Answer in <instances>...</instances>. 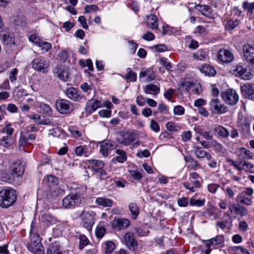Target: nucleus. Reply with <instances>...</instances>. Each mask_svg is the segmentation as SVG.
<instances>
[{"mask_svg":"<svg viewBox=\"0 0 254 254\" xmlns=\"http://www.w3.org/2000/svg\"><path fill=\"white\" fill-rule=\"evenodd\" d=\"M194 154L198 158H203L206 157L208 160L211 159V155L207 151L199 147H194Z\"/></svg>","mask_w":254,"mask_h":254,"instance_id":"b1692460","label":"nucleus"},{"mask_svg":"<svg viewBox=\"0 0 254 254\" xmlns=\"http://www.w3.org/2000/svg\"><path fill=\"white\" fill-rule=\"evenodd\" d=\"M134 231L139 237L146 236L149 233V231H145L139 228H135Z\"/></svg>","mask_w":254,"mask_h":254,"instance_id":"69168bd1","label":"nucleus"},{"mask_svg":"<svg viewBox=\"0 0 254 254\" xmlns=\"http://www.w3.org/2000/svg\"><path fill=\"white\" fill-rule=\"evenodd\" d=\"M31 65L32 68L36 70L44 73L47 71V68L49 66V64L44 57L39 56L35 58L33 60Z\"/></svg>","mask_w":254,"mask_h":254,"instance_id":"39448f33","label":"nucleus"},{"mask_svg":"<svg viewBox=\"0 0 254 254\" xmlns=\"http://www.w3.org/2000/svg\"><path fill=\"white\" fill-rule=\"evenodd\" d=\"M243 169H244V170L246 172L254 173V165L247 161H244L243 164Z\"/></svg>","mask_w":254,"mask_h":254,"instance_id":"49530a36","label":"nucleus"},{"mask_svg":"<svg viewBox=\"0 0 254 254\" xmlns=\"http://www.w3.org/2000/svg\"><path fill=\"white\" fill-rule=\"evenodd\" d=\"M11 137L9 135H6L0 138V146L7 147L11 144Z\"/></svg>","mask_w":254,"mask_h":254,"instance_id":"79ce46f5","label":"nucleus"},{"mask_svg":"<svg viewBox=\"0 0 254 254\" xmlns=\"http://www.w3.org/2000/svg\"><path fill=\"white\" fill-rule=\"evenodd\" d=\"M115 248V244L112 241H108L105 243V253L106 254H111Z\"/></svg>","mask_w":254,"mask_h":254,"instance_id":"de8ad7c7","label":"nucleus"},{"mask_svg":"<svg viewBox=\"0 0 254 254\" xmlns=\"http://www.w3.org/2000/svg\"><path fill=\"white\" fill-rule=\"evenodd\" d=\"M60 60L62 62H65L68 59V55L65 51H63L59 54Z\"/></svg>","mask_w":254,"mask_h":254,"instance_id":"774afa93","label":"nucleus"},{"mask_svg":"<svg viewBox=\"0 0 254 254\" xmlns=\"http://www.w3.org/2000/svg\"><path fill=\"white\" fill-rule=\"evenodd\" d=\"M130 225V221L127 219L117 218L112 221V227L118 230L124 229Z\"/></svg>","mask_w":254,"mask_h":254,"instance_id":"a211bd4d","label":"nucleus"},{"mask_svg":"<svg viewBox=\"0 0 254 254\" xmlns=\"http://www.w3.org/2000/svg\"><path fill=\"white\" fill-rule=\"evenodd\" d=\"M27 248L34 254H45L44 250L40 242L39 237L37 239L31 238V241L28 243Z\"/></svg>","mask_w":254,"mask_h":254,"instance_id":"9d476101","label":"nucleus"},{"mask_svg":"<svg viewBox=\"0 0 254 254\" xmlns=\"http://www.w3.org/2000/svg\"><path fill=\"white\" fill-rule=\"evenodd\" d=\"M14 174L6 172H2L0 175L1 180L2 182L6 183H11L14 180Z\"/></svg>","mask_w":254,"mask_h":254,"instance_id":"2f4dec72","label":"nucleus"},{"mask_svg":"<svg viewBox=\"0 0 254 254\" xmlns=\"http://www.w3.org/2000/svg\"><path fill=\"white\" fill-rule=\"evenodd\" d=\"M232 73L235 76H239L245 80L250 79L253 77V74L250 68L248 69L241 65H237L234 67Z\"/></svg>","mask_w":254,"mask_h":254,"instance_id":"423d86ee","label":"nucleus"},{"mask_svg":"<svg viewBox=\"0 0 254 254\" xmlns=\"http://www.w3.org/2000/svg\"><path fill=\"white\" fill-rule=\"evenodd\" d=\"M242 94L246 98L254 100V84H246L241 87Z\"/></svg>","mask_w":254,"mask_h":254,"instance_id":"aec40b11","label":"nucleus"},{"mask_svg":"<svg viewBox=\"0 0 254 254\" xmlns=\"http://www.w3.org/2000/svg\"><path fill=\"white\" fill-rule=\"evenodd\" d=\"M55 105L57 111L62 114H69L73 110L72 103L64 99L57 100Z\"/></svg>","mask_w":254,"mask_h":254,"instance_id":"20e7f679","label":"nucleus"},{"mask_svg":"<svg viewBox=\"0 0 254 254\" xmlns=\"http://www.w3.org/2000/svg\"><path fill=\"white\" fill-rule=\"evenodd\" d=\"M200 71L203 73L205 75L208 76H214L216 73V70L213 67L207 64H204L201 66L199 68Z\"/></svg>","mask_w":254,"mask_h":254,"instance_id":"a878e982","label":"nucleus"},{"mask_svg":"<svg viewBox=\"0 0 254 254\" xmlns=\"http://www.w3.org/2000/svg\"><path fill=\"white\" fill-rule=\"evenodd\" d=\"M88 107L92 109V111L96 110L98 108L101 107L102 104L98 100L91 99L87 102Z\"/></svg>","mask_w":254,"mask_h":254,"instance_id":"4c0bfd02","label":"nucleus"},{"mask_svg":"<svg viewBox=\"0 0 254 254\" xmlns=\"http://www.w3.org/2000/svg\"><path fill=\"white\" fill-rule=\"evenodd\" d=\"M150 127L152 130H153L155 132H158L160 130V127L158 124L157 123V122L153 120H152L151 121Z\"/></svg>","mask_w":254,"mask_h":254,"instance_id":"e2e57ef3","label":"nucleus"},{"mask_svg":"<svg viewBox=\"0 0 254 254\" xmlns=\"http://www.w3.org/2000/svg\"><path fill=\"white\" fill-rule=\"evenodd\" d=\"M35 135L33 133H30L27 135L23 134H21L19 140V147L24 146L27 144H32L35 139Z\"/></svg>","mask_w":254,"mask_h":254,"instance_id":"412c9836","label":"nucleus"},{"mask_svg":"<svg viewBox=\"0 0 254 254\" xmlns=\"http://www.w3.org/2000/svg\"><path fill=\"white\" fill-rule=\"evenodd\" d=\"M221 97L225 103L230 105H235L239 100V96L236 91L233 89H228L221 93Z\"/></svg>","mask_w":254,"mask_h":254,"instance_id":"0eeeda50","label":"nucleus"},{"mask_svg":"<svg viewBox=\"0 0 254 254\" xmlns=\"http://www.w3.org/2000/svg\"><path fill=\"white\" fill-rule=\"evenodd\" d=\"M167 129L170 131H176L180 129V127L173 122H168L166 124Z\"/></svg>","mask_w":254,"mask_h":254,"instance_id":"603ef678","label":"nucleus"},{"mask_svg":"<svg viewBox=\"0 0 254 254\" xmlns=\"http://www.w3.org/2000/svg\"><path fill=\"white\" fill-rule=\"evenodd\" d=\"M214 131L223 137H227L230 135L229 130L221 126H219L215 128Z\"/></svg>","mask_w":254,"mask_h":254,"instance_id":"72a5a7b5","label":"nucleus"},{"mask_svg":"<svg viewBox=\"0 0 254 254\" xmlns=\"http://www.w3.org/2000/svg\"><path fill=\"white\" fill-rule=\"evenodd\" d=\"M160 91V88L156 85L150 84L145 86L144 92L146 94H150L152 92L154 95H157Z\"/></svg>","mask_w":254,"mask_h":254,"instance_id":"cd10ccee","label":"nucleus"},{"mask_svg":"<svg viewBox=\"0 0 254 254\" xmlns=\"http://www.w3.org/2000/svg\"><path fill=\"white\" fill-rule=\"evenodd\" d=\"M206 55L205 53L202 51L197 52L193 55V57L198 60L202 61L205 59Z\"/></svg>","mask_w":254,"mask_h":254,"instance_id":"680f3d73","label":"nucleus"},{"mask_svg":"<svg viewBox=\"0 0 254 254\" xmlns=\"http://www.w3.org/2000/svg\"><path fill=\"white\" fill-rule=\"evenodd\" d=\"M235 213L236 215H239L243 217L248 214V211L244 206H242L239 203H237L236 204V208Z\"/></svg>","mask_w":254,"mask_h":254,"instance_id":"c03bdc74","label":"nucleus"},{"mask_svg":"<svg viewBox=\"0 0 254 254\" xmlns=\"http://www.w3.org/2000/svg\"><path fill=\"white\" fill-rule=\"evenodd\" d=\"M75 153L77 156H81L83 154H85V147L82 145L77 146L75 148Z\"/></svg>","mask_w":254,"mask_h":254,"instance_id":"0e129e2a","label":"nucleus"},{"mask_svg":"<svg viewBox=\"0 0 254 254\" xmlns=\"http://www.w3.org/2000/svg\"><path fill=\"white\" fill-rule=\"evenodd\" d=\"M17 194L11 188L2 189L0 191V206L7 208L13 205L16 201Z\"/></svg>","mask_w":254,"mask_h":254,"instance_id":"f257e3e1","label":"nucleus"},{"mask_svg":"<svg viewBox=\"0 0 254 254\" xmlns=\"http://www.w3.org/2000/svg\"><path fill=\"white\" fill-rule=\"evenodd\" d=\"M0 131L3 133L5 132L7 135L10 136L14 131V129L10 127V124H7L1 129Z\"/></svg>","mask_w":254,"mask_h":254,"instance_id":"8fccbe9b","label":"nucleus"},{"mask_svg":"<svg viewBox=\"0 0 254 254\" xmlns=\"http://www.w3.org/2000/svg\"><path fill=\"white\" fill-rule=\"evenodd\" d=\"M241 20L238 19L235 20H229L227 22L226 28L228 30H231L237 27L240 23Z\"/></svg>","mask_w":254,"mask_h":254,"instance_id":"58836bf2","label":"nucleus"},{"mask_svg":"<svg viewBox=\"0 0 254 254\" xmlns=\"http://www.w3.org/2000/svg\"><path fill=\"white\" fill-rule=\"evenodd\" d=\"M115 143L109 140L104 141L101 143L100 145V152L105 157L107 156L109 151L116 148Z\"/></svg>","mask_w":254,"mask_h":254,"instance_id":"f3484780","label":"nucleus"},{"mask_svg":"<svg viewBox=\"0 0 254 254\" xmlns=\"http://www.w3.org/2000/svg\"><path fill=\"white\" fill-rule=\"evenodd\" d=\"M147 77L146 81L150 82L153 80L155 78V74L153 70L150 68L142 69L139 73V78Z\"/></svg>","mask_w":254,"mask_h":254,"instance_id":"393cba45","label":"nucleus"},{"mask_svg":"<svg viewBox=\"0 0 254 254\" xmlns=\"http://www.w3.org/2000/svg\"><path fill=\"white\" fill-rule=\"evenodd\" d=\"M236 200L238 203H244L247 205H250L252 204L251 199L242 194L238 195Z\"/></svg>","mask_w":254,"mask_h":254,"instance_id":"c9c22d12","label":"nucleus"},{"mask_svg":"<svg viewBox=\"0 0 254 254\" xmlns=\"http://www.w3.org/2000/svg\"><path fill=\"white\" fill-rule=\"evenodd\" d=\"M78 238L79 240V249L81 250L89 244V241L84 235L80 234Z\"/></svg>","mask_w":254,"mask_h":254,"instance_id":"37998d69","label":"nucleus"},{"mask_svg":"<svg viewBox=\"0 0 254 254\" xmlns=\"http://www.w3.org/2000/svg\"><path fill=\"white\" fill-rule=\"evenodd\" d=\"M147 26L152 29H155L158 28V23L157 22V17L154 15H150L148 16L147 20Z\"/></svg>","mask_w":254,"mask_h":254,"instance_id":"c756f323","label":"nucleus"},{"mask_svg":"<svg viewBox=\"0 0 254 254\" xmlns=\"http://www.w3.org/2000/svg\"><path fill=\"white\" fill-rule=\"evenodd\" d=\"M206 249L204 252L205 254H209L211 251V247L222 246L224 242V238L222 235H218L214 238L204 241Z\"/></svg>","mask_w":254,"mask_h":254,"instance_id":"6e6552de","label":"nucleus"},{"mask_svg":"<svg viewBox=\"0 0 254 254\" xmlns=\"http://www.w3.org/2000/svg\"><path fill=\"white\" fill-rule=\"evenodd\" d=\"M81 202L80 196L77 193H71L63 199V206L67 208L78 205Z\"/></svg>","mask_w":254,"mask_h":254,"instance_id":"7ed1b4c3","label":"nucleus"},{"mask_svg":"<svg viewBox=\"0 0 254 254\" xmlns=\"http://www.w3.org/2000/svg\"><path fill=\"white\" fill-rule=\"evenodd\" d=\"M142 38L146 41H151L154 39L155 36L151 32H147L143 36Z\"/></svg>","mask_w":254,"mask_h":254,"instance_id":"338daca9","label":"nucleus"},{"mask_svg":"<svg viewBox=\"0 0 254 254\" xmlns=\"http://www.w3.org/2000/svg\"><path fill=\"white\" fill-rule=\"evenodd\" d=\"M65 94L68 98L74 101H79L82 98L80 92L74 87H70L66 90Z\"/></svg>","mask_w":254,"mask_h":254,"instance_id":"4be33fe9","label":"nucleus"},{"mask_svg":"<svg viewBox=\"0 0 254 254\" xmlns=\"http://www.w3.org/2000/svg\"><path fill=\"white\" fill-rule=\"evenodd\" d=\"M243 52L244 60L254 68V47L245 44L243 47Z\"/></svg>","mask_w":254,"mask_h":254,"instance_id":"1a4fd4ad","label":"nucleus"},{"mask_svg":"<svg viewBox=\"0 0 254 254\" xmlns=\"http://www.w3.org/2000/svg\"><path fill=\"white\" fill-rule=\"evenodd\" d=\"M18 70L17 68L12 69L9 73V79L11 82H14L17 79Z\"/></svg>","mask_w":254,"mask_h":254,"instance_id":"4d7b16f0","label":"nucleus"},{"mask_svg":"<svg viewBox=\"0 0 254 254\" xmlns=\"http://www.w3.org/2000/svg\"><path fill=\"white\" fill-rule=\"evenodd\" d=\"M184 159L186 162L189 163L188 168L192 170H196L198 165L196 160L191 157L187 156H185Z\"/></svg>","mask_w":254,"mask_h":254,"instance_id":"ea45409f","label":"nucleus"},{"mask_svg":"<svg viewBox=\"0 0 254 254\" xmlns=\"http://www.w3.org/2000/svg\"><path fill=\"white\" fill-rule=\"evenodd\" d=\"M118 156L115 157L116 160L120 163H123L127 159L126 153L122 150L118 149L116 151Z\"/></svg>","mask_w":254,"mask_h":254,"instance_id":"a19ab883","label":"nucleus"},{"mask_svg":"<svg viewBox=\"0 0 254 254\" xmlns=\"http://www.w3.org/2000/svg\"><path fill=\"white\" fill-rule=\"evenodd\" d=\"M190 204L192 206H202L204 205V200L191 198L190 200Z\"/></svg>","mask_w":254,"mask_h":254,"instance_id":"3c124183","label":"nucleus"},{"mask_svg":"<svg viewBox=\"0 0 254 254\" xmlns=\"http://www.w3.org/2000/svg\"><path fill=\"white\" fill-rule=\"evenodd\" d=\"M124 240L126 246L131 251H134L137 248L138 243L133 233L128 232L125 234Z\"/></svg>","mask_w":254,"mask_h":254,"instance_id":"ddd939ff","label":"nucleus"},{"mask_svg":"<svg viewBox=\"0 0 254 254\" xmlns=\"http://www.w3.org/2000/svg\"><path fill=\"white\" fill-rule=\"evenodd\" d=\"M127 73L126 74L124 78L127 81L135 82L137 79L136 74L133 72L131 69L129 67L127 69Z\"/></svg>","mask_w":254,"mask_h":254,"instance_id":"473e14b6","label":"nucleus"},{"mask_svg":"<svg viewBox=\"0 0 254 254\" xmlns=\"http://www.w3.org/2000/svg\"><path fill=\"white\" fill-rule=\"evenodd\" d=\"M88 162L93 172L96 171L98 168H103L104 166V162L100 160L91 159L88 160Z\"/></svg>","mask_w":254,"mask_h":254,"instance_id":"bb28decb","label":"nucleus"},{"mask_svg":"<svg viewBox=\"0 0 254 254\" xmlns=\"http://www.w3.org/2000/svg\"><path fill=\"white\" fill-rule=\"evenodd\" d=\"M232 251L234 252L235 254H250L247 249L240 246L233 247Z\"/></svg>","mask_w":254,"mask_h":254,"instance_id":"09e8293b","label":"nucleus"},{"mask_svg":"<svg viewBox=\"0 0 254 254\" xmlns=\"http://www.w3.org/2000/svg\"><path fill=\"white\" fill-rule=\"evenodd\" d=\"M209 106L210 110L214 114H221L227 111V108L217 99L211 100Z\"/></svg>","mask_w":254,"mask_h":254,"instance_id":"9b49d317","label":"nucleus"},{"mask_svg":"<svg viewBox=\"0 0 254 254\" xmlns=\"http://www.w3.org/2000/svg\"><path fill=\"white\" fill-rule=\"evenodd\" d=\"M95 213L93 211H83L80 217L82 220L83 225L88 231H91L95 223Z\"/></svg>","mask_w":254,"mask_h":254,"instance_id":"f03ea898","label":"nucleus"},{"mask_svg":"<svg viewBox=\"0 0 254 254\" xmlns=\"http://www.w3.org/2000/svg\"><path fill=\"white\" fill-rule=\"evenodd\" d=\"M160 64L163 65L167 70H170L172 68V65L167 62V59L162 57L159 59Z\"/></svg>","mask_w":254,"mask_h":254,"instance_id":"864d4df0","label":"nucleus"},{"mask_svg":"<svg viewBox=\"0 0 254 254\" xmlns=\"http://www.w3.org/2000/svg\"><path fill=\"white\" fill-rule=\"evenodd\" d=\"M41 220L47 223H51L54 221L53 216L50 214H44L41 216Z\"/></svg>","mask_w":254,"mask_h":254,"instance_id":"6e6d98bb","label":"nucleus"},{"mask_svg":"<svg viewBox=\"0 0 254 254\" xmlns=\"http://www.w3.org/2000/svg\"><path fill=\"white\" fill-rule=\"evenodd\" d=\"M243 8L247 10L249 12H252L254 9V2L252 3H249L248 1H244L243 3Z\"/></svg>","mask_w":254,"mask_h":254,"instance_id":"5fc2aeb1","label":"nucleus"},{"mask_svg":"<svg viewBox=\"0 0 254 254\" xmlns=\"http://www.w3.org/2000/svg\"><path fill=\"white\" fill-rule=\"evenodd\" d=\"M44 180L49 186L57 185L58 183L57 178L52 175L47 176L46 178L44 179Z\"/></svg>","mask_w":254,"mask_h":254,"instance_id":"a18cd8bd","label":"nucleus"},{"mask_svg":"<svg viewBox=\"0 0 254 254\" xmlns=\"http://www.w3.org/2000/svg\"><path fill=\"white\" fill-rule=\"evenodd\" d=\"M106 229L104 227L98 226L96 229V235L98 238H102L105 233Z\"/></svg>","mask_w":254,"mask_h":254,"instance_id":"bf43d9fd","label":"nucleus"},{"mask_svg":"<svg viewBox=\"0 0 254 254\" xmlns=\"http://www.w3.org/2000/svg\"><path fill=\"white\" fill-rule=\"evenodd\" d=\"M96 203L104 207H111L113 205L112 200L107 198L98 197L96 200Z\"/></svg>","mask_w":254,"mask_h":254,"instance_id":"c85d7f7f","label":"nucleus"},{"mask_svg":"<svg viewBox=\"0 0 254 254\" xmlns=\"http://www.w3.org/2000/svg\"><path fill=\"white\" fill-rule=\"evenodd\" d=\"M197 6L200 7L199 11L201 14L205 16L210 17L212 13V9L207 5H198Z\"/></svg>","mask_w":254,"mask_h":254,"instance_id":"e433bc0d","label":"nucleus"},{"mask_svg":"<svg viewBox=\"0 0 254 254\" xmlns=\"http://www.w3.org/2000/svg\"><path fill=\"white\" fill-rule=\"evenodd\" d=\"M38 46L41 48L42 51L48 52L51 48V45L50 43L41 41Z\"/></svg>","mask_w":254,"mask_h":254,"instance_id":"13d9d810","label":"nucleus"},{"mask_svg":"<svg viewBox=\"0 0 254 254\" xmlns=\"http://www.w3.org/2000/svg\"><path fill=\"white\" fill-rule=\"evenodd\" d=\"M135 135L134 133L127 131L121 132L118 136V142L124 145H128L135 139Z\"/></svg>","mask_w":254,"mask_h":254,"instance_id":"f8f14e48","label":"nucleus"},{"mask_svg":"<svg viewBox=\"0 0 254 254\" xmlns=\"http://www.w3.org/2000/svg\"><path fill=\"white\" fill-rule=\"evenodd\" d=\"M174 114L176 115L181 116L184 114L185 109L181 106H176L174 108Z\"/></svg>","mask_w":254,"mask_h":254,"instance_id":"052dcab7","label":"nucleus"},{"mask_svg":"<svg viewBox=\"0 0 254 254\" xmlns=\"http://www.w3.org/2000/svg\"><path fill=\"white\" fill-rule=\"evenodd\" d=\"M26 166L25 163L22 160H17L13 164L11 171L13 174L17 177L21 176L23 174Z\"/></svg>","mask_w":254,"mask_h":254,"instance_id":"2eb2a0df","label":"nucleus"},{"mask_svg":"<svg viewBox=\"0 0 254 254\" xmlns=\"http://www.w3.org/2000/svg\"><path fill=\"white\" fill-rule=\"evenodd\" d=\"M47 254H63L59 243L57 241L51 243L47 248Z\"/></svg>","mask_w":254,"mask_h":254,"instance_id":"5701e85b","label":"nucleus"},{"mask_svg":"<svg viewBox=\"0 0 254 254\" xmlns=\"http://www.w3.org/2000/svg\"><path fill=\"white\" fill-rule=\"evenodd\" d=\"M217 58L220 62L224 63H230L234 59L233 54L229 51L225 49L219 50Z\"/></svg>","mask_w":254,"mask_h":254,"instance_id":"dca6fc26","label":"nucleus"},{"mask_svg":"<svg viewBox=\"0 0 254 254\" xmlns=\"http://www.w3.org/2000/svg\"><path fill=\"white\" fill-rule=\"evenodd\" d=\"M128 208L131 212V217L135 219L139 214V208L137 205L134 202L130 203L128 205Z\"/></svg>","mask_w":254,"mask_h":254,"instance_id":"7c9ffc66","label":"nucleus"},{"mask_svg":"<svg viewBox=\"0 0 254 254\" xmlns=\"http://www.w3.org/2000/svg\"><path fill=\"white\" fill-rule=\"evenodd\" d=\"M54 73H56L58 77L63 81H67L69 78V72L65 69L64 66L59 65L56 66L54 69Z\"/></svg>","mask_w":254,"mask_h":254,"instance_id":"6ab92c4d","label":"nucleus"},{"mask_svg":"<svg viewBox=\"0 0 254 254\" xmlns=\"http://www.w3.org/2000/svg\"><path fill=\"white\" fill-rule=\"evenodd\" d=\"M2 33L0 34V35H1V34H2V39L3 44L6 46V48L13 50L15 47V43L13 34H11L9 32Z\"/></svg>","mask_w":254,"mask_h":254,"instance_id":"4468645a","label":"nucleus"},{"mask_svg":"<svg viewBox=\"0 0 254 254\" xmlns=\"http://www.w3.org/2000/svg\"><path fill=\"white\" fill-rule=\"evenodd\" d=\"M30 235V237H32L33 239H37L39 237L38 235V227L36 223L34 221H32L31 224Z\"/></svg>","mask_w":254,"mask_h":254,"instance_id":"f704fd0d","label":"nucleus"}]
</instances>
